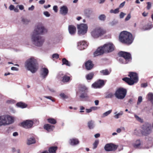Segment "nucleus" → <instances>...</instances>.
Segmentation results:
<instances>
[{"instance_id":"obj_1","label":"nucleus","mask_w":153,"mask_h":153,"mask_svg":"<svg viewBox=\"0 0 153 153\" xmlns=\"http://www.w3.org/2000/svg\"><path fill=\"white\" fill-rule=\"evenodd\" d=\"M47 32V30L42 24H39L37 25L32 36L31 39L33 43L37 46H42L44 42V39L39 35L42 34Z\"/></svg>"},{"instance_id":"obj_2","label":"nucleus","mask_w":153,"mask_h":153,"mask_svg":"<svg viewBox=\"0 0 153 153\" xmlns=\"http://www.w3.org/2000/svg\"><path fill=\"white\" fill-rule=\"evenodd\" d=\"M115 47L111 42H108L99 47L94 52V56L101 55L104 53H108L114 51Z\"/></svg>"},{"instance_id":"obj_3","label":"nucleus","mask_w":153,"mask_h":153,"mask_svg":"<svg viewBox=\"0 0 153 153\" xmlns=\"http://www.w3.org/2000/svg\"><path fill=\"white\" fill-rule=\"evenodd\" d=\"M25 67L31 73H35L38 68L37 60L34 57H31L27 59L25 63Z\"/></svg>"},{"instance_id":"obj_4","label":"nucleus","mask_w":153,"mask_h":153,"mask_svg":"<svg viewBox=\"0 0 153 153\" xmlns=\"http://www.w3.org/2000/svg\"><path fill=\"white\" fill-rule=\"evenodd\" d=\"M119 39L121 42L130 45L133 42L134 38L131 33L124 31L120 33Z\"/></svg>"},{"instance_id":"obj_5","label":"nucleus","mask_w":153,"mask_h":153,"mask_svg":"<svg viewBox=\"0 0 153 153\" xmlns=\"http://www.w3.org/2000/svg\"><path fill=\"white\" fill-rule=\"evenodd\" d=\"M128 76L130 78L125 77L122 79L123 80L126 82L128 85H132L138 82V78L136 73L133 72H130Z\"/></svg>"},{"instance_id":"obj_6","label":"nucleus","mask_w":153,"mask_h":153,"mask_svg":"<svg viewBox=\"0 0 153 153\" xmlns=\"http://www.w3.org/2000/svg\"><path fill=\"white\" fill-rule=\"evenodd\" d=\"M119 55L120 57L119 59V61L121 63L126 64L131 60V56L129 53L121 51L119 53Z\"/></svg>"},{"instance_id":"obj_7","label":"nucleus","mask_w":153,"mask_h":153,"mask_svg":"<svg viewBox=\"0 0 153 153\" xmlns=\"http://www.w3.org/2000/svg\"><path fill=\"white\" fill-rule=\"evenodd\" d=\"M14 121V117L8 115L1 116H0V126L12 124Z\"/></svg>"},{"instance_id":"obj_8","label":"nucleus","mask_w":153,"mask_h":153,"mask_svg":"<svg viewBox=\"0 0 153 153\" xmlns=\"http://www.w3.org/2000/svg\"><path fill=\"white\" fill-rule=\"evenodd\" d=\"M127 91L123 88H119L117 89L114 94L116 97L119 99L122 100L125 97Z\"/></svg>"},{"instance_id":"obj_9","label":"nucleus","mask_w":153,"mask_h":153,"mask_svg":"<svg viewBox=\"0 0 153 153\" xmlns=\"http://www.w3.org/2000/svg\"><path fill=\"white\" fill-rule=\"evenodd\" d=\"M105 31L103 29L100 27H97L91 32L92 36L94 38H97L104 34Z\"/></svg>"},{"instance_id":"obj_10","label":"nucleus","mask_w":153,"mask_h":153,"mask_svg":"<svg viewBox=\"0 0 153 153\" xmlns=\"http://www.w3.org/2000/svg\"><path fill=\"white\" fill-rule=\"evenodd\" d=\"M142 129L141 132L142 134L144 136H147L151 132V125L149 123H145L142 126Z\"/></svg>"},{"instance_id":"obj_11","label":"nucleus","mask_w":153,"mask_h":153,"mask_svg":"<svg viewBox=\"0 0 153 153\" xmlns=\"http://www.w3.org/2000/svg\"><path fill=\"white\" fill-rule=\"evenodd\" d=\"M77 29L78 34L79 35H82L87 33L88 26L86 24H81L77 25Z\"/></svg>"},{"instance_id":"obj_12","label":"nucleus","mask_w":153,"mask_h":153,"mask_svg":"<svg viewBox=\"0 0 153 153\" xmlns=\"http://www.w3.org/2000/svg\"><path fill=\"white\" fill-rule=\"evenodd\" d=\"M87 88L85 86L82 87L79 90V92L81 94L80 97L81 99H84L86 100L88 99L89 97L87 94Z\"/></svg>"},{"instance_id":"obj_13","label":"nucleus","mask_w":153,"mask_h":153,"mask_svg":"<svg viewBox=\"0 0 153 153\" xmlns=\"http://www.w3.org/2000/svg\"><path fill=\"white\" fill-rule=\"evenodd\" d=\"M35 120H26L21 123V125L25 128L28 129L31 128L33 125Z\"/></svg>"},{"instance_id":"obj_14","label":"nucleus","mask_w":153,"mask_h":153,"mask_svg":"<svg viewBox=\"0 0 153 153\" xmlns=\"http://www.w3.org/2000/svg\"><path fill=\"white\" fill-rule=\"evenodd\" d=\"M117 147V146L112 143H108L105 146L104 149L106 151H111L116 150Z\"/></svg>"},{"instance_id":"obj_15","label":"nucleus","mask_w":153,"mask_h":153,"mask_svg":"<svg viewBox=\"0 0 153 153\" xmlns=\"http://www.w3.org/2000/svg\"><path fill=\"white\" fill-rule=\"evenodd\" d=\"M104 85V81L103 80L99 79L92 85V87L94 88H100Z\"/></svg>"},{"instance_id":"obj_16","label":"nucleus","mask_w":153,"mask_h":153,"mask_svg":"<svg viewBox=\"0 0 153 153\" xmlns=\"http://www.w3.org/2000/svg\"><path fill=\"white\" fill-rule=\"evenodd\" d=\"M143 144L142 140L140 139H137L133 143L132 146L134 148L140 149L143 146Z\"/></svg>"},{"instance_id":"obj_17","label":"nucleus","mask_w":153,"mask_h":153,"mask_svg":"<svg viewBox=\"0 0 153 153\" xmlns=\"http://www.w3.org/2000/svg\"><path fill=\"white\" fill-rule=\"evenodd\" d=\"M88 46V45L85 41H80L77 43V46L79 49L80 50H82L86 48Z\"/></svg>"},{"instance_id":"obj_18","label":"nucleus","mask_w":153,"mask_h":153,"mask_svg":"<svg viewBox=\"0 0 153 153\" xmlns=\"http://www.w3.org/2000/svg\"><path fill=\"white\" fill-rule=\"evenodd\" d=\"M49 73L48 69L45 68H42L41 70V75L43 79L45 78Z\"/></svg>"},{"instance_id":"obj_19","label":"nucleus","mask_w":153,"mask_h":153,"mask_svg":"<svg viewBox=\"0 0 153 153\" xmlns=\"http://www.w3.org/2000/svg\"><path fill=\"white\" fill-rule=\"evenodd\" d=\"M68 30L70 34L71 35H73L76 32V28L74 25H69L68 26Z\"/></svg>"},{"instance_id":"obj_20","label":"nucleus","mask_w":153,"mask_h":153,"mask_svg":"<svg viewBox=\"0 0 153 153\" xmlns=\"http://www.w3.org/2000/svg\"><path fill=\"white\" fill-rule=\"evenodd\" d=\"M69 142L70 145L74 146L78 145L79 141L78 139L74 138L70 139Z\"/></svg>"},{"instance_id":"obj_21","label":"nucleus","mask_w":153,"mask_h":153,"mask_svg":"<svg viewBox=\"0 0 153 153\" xmlns=\"http://www.w3.org/2000/svg\"><path fill=\"white\" fill-rule=\"evenodd\" d=\"M68 9L67 7L65 6L62 7L60 9V13L63 15H65L67 14Z\"/></svg>"},{"instance_id":"obj_22","label":"nucleus","mask_w":153,"mask_h":153,"mask_svg":"<svg viewBox=\"0 0 153 153\" xmlns=\"http://www.w3.org/2000/svg\"><path fill=\"white\" fill-rule=\"evenodd\" d=\"M54 126L50 124H47L44 125V128L48 132L52 131L54 128Z\"/></svg>"},{"instance_id":"obj_23","label":"nucleus","mask_w":153,"mask_h":153,"mask_svg":"<svg viewBox=\"0 0 153 153\" xmlns=\"http://www.w3.org/2000/svg\"><path fill=\"white\" fill-rule=\"evenodd\" d=\"M93 65L92 62L90 60L87 61L85 63V68L87 70L91 69L93 68Z\"/></svg>"},{"instance_id":"obj_24","label":"nucleus","mask_w":153,"mask_h":153,"mask_svg":"<svg viewBox=\"0 0 153 153\" xmlns=\"http://www.w3.org/2000/svg\"><path fill=\"white\" fill-rule=\"evenodd\" d=\"M92 12V10L91 8L86 9L84 10V13L85 15L87 17H89Z\"/></svg>"},{"instance_id":"obj_25","label":"nucleus","mask_w":153,"mask_h":153,"mask_svg":"<svg viewBox=\"0 0 153 153\" xmlns=\"http://www.w3.org/2000/svg\"><path fill=\"white\" fill-rule=\"evenodd\" d=\"M16 105L17 107L21 108H25L27 106V104L22 102H18L16 103Z\"/></svg>"},{"instance_id":"obj_26","label":"nucleus","mask_w":153,"mask_h":153,"mask_svg":"<svg viewBox=\"0 0 153 153\" xmlns=\"http://www.w3.org/2000/svg\"><path fill=\"white\" fill-rule=\"evenodd\" d=\"M36 142L35 139L34 137H31L28 139L27 144L28 145H30L32 144H34Z\"/></svg>"},{"instance_id":"obj_27","label":"nucleus","mask_w":153,"mask_h":153,"mask_svg":"<svg viewBox=\"0 0 153 153\" xmlns=\"http://www.w3.org/2000/svg\"><path fill=\"white\" fill-rule=\"evenodd\" d=\"M152 26L153 25H152V23H149L144 26L143 27V29L144 30H149L151 29L153 27Z\"/></svg>"},{"instance_id":"obj_28","label":"nucleus","mask_w":153,"mask_h":153,"mask_svg":"<svg viewBox=\"0 0 153 153\" xmlns=\"http://www.w3.org/2000/svg\"><path fill=\"white\" fill-rule=\"evenodd\" d=\"M147 98L148 100L151 101L153 104V93L151 92L149 93L147 95Z\"/></svg>"},{"instance_id":"obj_29","label":"nucleus","mask_w":153,"mask_h":153,"mask_svg":"<svg viewBox=\"0 0 153 153\" xmlns=\"http://www.w3.org/2000/svg\"><path fill=\"white\" fill-rule=\"evenodd\" d=\"M88 126L89 129H93L94 127V122L92 120L89 121L88 123Z\"/></svg>"},{"instance_id":"obj_30","label":"nucleus","mask_w":153,"mask_h":153,"mask_svg":"<svg viewBox=\"0 0 153 153\" xmlns=\"http://www.w3.org/2000/svg\"><path fill=\"white\" fill-rule=\"evenodd\" d=\"M100 72L102 75H107L110 74L111 71H108V69H106L102 70L100 71Z\"/></svg>"},{"instance_id":"obj_31","label":"nucleus","mask_w":153,"mask_h":153,"mask_svg":"<svg viewBox=\"0 0 153 153\" xmlns=\"http://www.w3.org/2000/svg\"><path fill=\"white\" fill-rule=\"evenodd\" d=\"M70 79V77L65 75L63 76L62 81L63 82H67L69 81Z\"/></svg>"},{"instance_id":"obj_32","label":"nucleus","mask_w":153,"mask_h":153,"mask_svg":"<svg viewBox=\"0 0 153 153\" xmlns=\"http://www.w3.org/2000/svg\"><path fill=\"white\" fill-rule=\"evenodd\" d=\"M62 65H65L68 66H71V64L70 62L65 58H63L62 59Z\"/></svg>"},{"instance_id":"obj_33","label":"nucleus","mask_w":153,"mask_h":153,"mask_svg":"<svg viewBox=\"0 0 153 153\" xmlns=\"http://www.w3.org/2000/svg\"><path fill=\"white\" fill-rule=\"evenodd\" d=\"M57 148L56 146H52L50 147L49 149L50 153H55Z\"/></svg>"},{"instance_id":"obj_34","label":"nucleus","mask_w":153,"mask_h":153,"mask_svg":"<svg viewBox=\"0 0 153 153\" xmlns=\"http://www.w3.org/2000/svg\"><path fill=\"white\" fill-rule=\"evenodd\" d=\"M112 111V110H110L104 113L101 115V117L102 118H104L105 117L108 116L109 114H110L111 113Z\"/></svg>"},{"instance_id":"obj_35","label":"nucleus","mask_w":153,"mask_h":153,"mask_svg":"<svg viewBox=\"0 0 153 153\" xmlns=\"http://www.w3.org/2000/svg\"><path fill=\"white\" fill-rule=\"evenodd\" d=\"M47 120L49 123L52 124H55L56 123V120L53 118H48Z\"/></svg>"},{"instance_id":"obj_36","label":"nucleus","mask_w":153,"mask_h":153,"mask_svg":"<svg viewBox=\"0 0 153 153\" xmlns=\"http://www.w3.org/2000/svg\"><path fill=\"white\" fill-rule=\"evenodd\" d=\"M106 16L104 14H101L98 17L99 19L102 21H104L106 19Z\"/></svg>"},{"instance_id":"obj_37","label":"nucleus","mask_w":153,"mask_h":153,"mask_svg":"<svg viewBox=\"0 0 153 153\" xmlns=\"http://www.w3.org/2000/svg\"><path fill=\"white\" fill-rule=\"evenodd\" d=\"M94 74L93 73H91L86 76V78L88 80L91 79L93 77Z\"/></svg>"},{"instance_id":"obj_38","label":"nucleus","mask_w":153,"mask_h":153,"mask_svg":"<svg viewBox=\"0 0 153 153\" xmlns=\"http://www.w3.org/2000/svg\"><path fill=\"white\" fill-rule=\"evenodd\" d=\"M99 143V140H96L93 144V149H95L96 148Z\"/></svg>"},{"instance_id":"obj_39","label":"nucleus","mask_w":153,"mask_h":153,"mask_svg":"<svg viewBox=\"0 0 153 153\" xmlns=\"http://www.w3.org/2000/svg\"><path fill=\"white\" fill-rule=\"evenodd\" d=\"M16 101L12 99H10L6 101V102L9 104H12L15 103Z\"/></svg>"},{"instance_id":"obj_40","label":"nucleus","mask_w":153,"mask_h":153,"mask_svg":"<svg viewBox=\"0 0 153 153\" xmlns=\"http://www.w3.org/2000/svg\"><path fill=\"white\" fill-rule=\"evenodd\" d=\"M123 114V111H120L119 113L116 114L114 116V117L116 119H118L119 118L120 116L122 115Z\"/></svg>"},{"instance_id":"obj_41","label":"nucleus","mask_w":153,"mask_h":153,"mask_svg":"<svg viewBox=\"0 0 153 153\" xmlns=\"http://www.w3.org/2000/svg\"><path fill=\"white\" fill-rule=\"evenodd\" d=\"M119 8H118L115 9L114 10L112 9L110 10V12L111 13H114V14L117 13L119 12Z\"/></svg>"},{"instance_id":"obj_42","label":"nucleus","mask_w":153,"mask_h":153,"mask_svg":"<svg viewBox=\"0 0 153 153\" xmlns=\"http://www.w3.org/2000/svg\"><path fill=\"white\" fill-rule=\"evenodd\" d=\"M134 116L136 119L138 121L141 123H142L143 122V119L139 117L136 114H134Z\"/></svg>"},{"instance_id":"obj_43","label":"nucleus","mask_w":153,"mask_h":153,"mask_svg":"<svg viewBox=\"0 0 153 153\" xmlns=\"http://www.w3.org/2000/svg\"><path fill=\"white\" fill-rule=\"evenodd\" d=\"M142 96H139L138 97L137 104L138 105H139L142 101Z\"/></svg>"},{"instance_id":"obj_44","label":"nucleus","mask_w":153,"mask_h":153,"mask_svg":"<svg viewBox=\"0 0 153 153\" xmlns=\"http://www.w3.org/2000/svg\"><path fill=\"white\" fill-rule=\"evenodd\" d=\"M60 96L63 99H66L68 98L67 96L65 95L64 93H61L60 94Z\"/></svg>"},{"instance_id":"obj_45","label":"nucleus","mask_w":153,"mask_h":153,"mask_svg":"<svg viewBox=\"0 0 153 153\" xmlns=\"http://www.w3.org/2000/svg\"><path fill=\"white\" fill-rule=\"evenodd\" d=\"M114 96V95L112 93H110L107 94L105 98H112Z\"/></svg>"},{"instance_id":"obj_46","label":"nucleus","mask_w":153,"mask_h":153,"mask_svg":"<svg viewBox=\"0 0 153 153\" xmlns=\"http://www.w3.org/2000/svg\"><path fill=\"white\" fill-rule=\"evenodd\" d=\"M22 21L24 24H27L29 22V20L26 19H23Z\"/></svg>"},{"instance_id":"obj_47","label":"nucleus","mask_w":153,"mask_h":153,"mask_svg":"<svg viewBox=\"0 0 153 153\" xmlns=\"http://www.w3.org/2000/svg\"><path fill=\"white\" fill-rule=\"evenodd\" d=\"M52 58L56 59H58L59 58V55L57 53L54 54L52 55Z\"/></svg>"},{"instance_id":"obj_48","label":"nucleus","mask_w":153,"mask_h":153,"mask_svg":"<svg viewBox=\"0 0 153 153\" xmlns=\"http://www.w3.org/2000/svg\"><path fill=\"white\" fill-rule=\"evenodd\" d=\"M126 15V14L123 13V12H121L120 15V19L123 18L124 16Z\"/></svg>"},{"instance_id":"obj_49","label":"nucleus","mask_w":153,"mask_h":153,"mask_svg":"<svg viewBox=\"0 0 153 153\" xmlns=\"http://www.w3.org/2000/svg\"><path fill=\"white\" fill-rule=\"evenodd\" d=\"M147 3V9L148 10H149L151 7V3L150 2H148Z\"/></svg>"},{"instance_id":"obj_50","label":"nucleus","mask_w":153,"mask_h":153,"mask_svg":"<svg viewBox=\"0 0 153 153\" xmlns=\"http://www.w3.org/2000/svg\"><path fill=\"white\" fill-rule=\"evenodd\" d=\"M125 128L123 127H121V128H118L117 129L116 131L118 133H120L121 132V129H124Z\"/></svg>"},{"instance_id":"obj_51","label":"nucleus","mask_w":153,"mask_h":153,"mask_svg":"<svg viewBox=\"0 0 153 153\" xmlns=\"http://www.w3.org/2000/svg\"><path fill=\"white\" fill-rule=\"evenodd\" d=\"M44 14L46 17H49L50 16V14L48 11L44 12L43 13Z\"/></svg>"},{"instance_id":"obj_52","label":"nucleus","mask_w":153,"mask_h":153,"mask_svg":"<svg viewBox=\"0 0 153 153\" xmlns=\"http://www.w3.org/2000/svg\"><path fill=\"white\" fill-rule=\"evenodd\" d=\"M62 76L63 74H62V73L61 72H60L59 73L58 75L57 76V77L59 79H60L61 78H62Z\"/></svg>"},{"instance_id":"obj_53","label":"nucleus","mask_w":153,"mask_h":153,"mask_svg":"<svg viewBox=\"0 0 153 153\" xmlns=\"http://www.w3.org/2000/svg\"><path fill=\"white\" fill-rule=\"evenodd\" d=\"M131 16L130 14H129L126 17L125 19V20L126 21H127L128 20L131 18Z\"/></svg>"},{"instance_id":"obj_54","label":"nucleus","mask_w":153,"mask_h":153,"mask_svg":"<svg viewBox=\"0 0 153 153\" xmlns=\"http://www.w3.org/2000/svg\"><path fill=\"white\" fill-rule=\"evenodd\" d=\"M57 6L56 5L54 6L53 7V10L54 11V12L56 13L58 11L57 9Z\"/></svg>"},{"instance_id":"obj_55","label":"nucleus","mask_w":153,"mask_h":153,"mask_svg":"<svg viewBox=\"0 0 153 153\" xmlns=\"http://www.w3.org/2000/svg\"><path fill=\"white\" fill-rule=\"evenodd\" d=\"M125 1H124L121 3L119 5L118 8H121L123 7L125 5Z\"/></svg>"},{"instance_id":"obj_56","label":"nucleus","mask_w":153,"mask_h":153,"mask_svg":"<svg viewBox=\"0 0 153 153\" xmlns=\"http://www.w3.org/2000/svg\"><path fill=\"white\" fill-rule=\"evenodd\" d=\"M147 86V83H143L141 84V86L142 88H146Z\"/></svg>"},{"instance_id":"obj_57","label":"nucleus","mask_w":153,"mask_h":153,"mask_svg":"<svg viewBox=\"0 0 153 153\" xmlns=\"http://www.w3.org/2000/svg\"><path fill=\"white\" fill-rule=\"evenodd\" d=\"M14 8L15 7L13 5H10L9 7L10 10H14Z\"/></svg>"},{"instance_id":"obj_58","label":"nucleus","mask_w":153,"mask_h":153,"mask_svg":"<svg viewBox=\"0 0 153 153\" xmlns=\"http://www.w3.org/2000/svg\"><path fill=\"white\" fill-rule=\"evenodd\" d=\"M92 111V110H96L98 109V108L96 106H93L91 107Z\"/></svg>"},{"instance_id":"obj_59","label":"nucleus","mask_w":153,"mask_h":153,"mask_svg":"<svg viewBox=\"0 0 153 153\" xmlns=\"http://www.w3.org/2000/svg\"><path fill=\"white\" fill-rule=\"evenodd\" d=\"M11 70L13 71H18V69L17 68L13 67H11Z\"/></svg>"},{"instance_id":"obj_60","label":"nucleus","mask_w":153,"mask_h":153,"mask_svg":"<svg viewBox=\"0 0 153 153\" xmlns=\"http://www.w3.org/2000/svg\"><path fill=\"white\" fill-rule=\"evenodd\" d=\"M34 8V6L32 5L30 7H29L28 10H33Z\"/></svg>"},{"instance_id":"obj_61","label":"nucleus","mask_w":153,"mask_h":153,"mask_svg":"<svg viewBox=\"0 0 153 153\" xmlns=\"http://www.w3.org/2000/svg\"><path fill=\"white\" fill-rule=\"evenodd\" d=\"M19 7L20 10H22L24 9V7L23 5H19Z\"/></svg>"},{"instance_id":"obj_62","label":"nucleus","mask_w":153,"mask_h":153,"mask_svg":"<svg viewBox=\"0 0 153 153\" xmlns=\"http://www.w3.org/2000/svg\"><path fill=\"white\" fill-rule=\"evenodd\" d=\"M45 2V0H41L39 1V3L41 4H44Z\"/></svg>"},{"instance_id":"obj_63","label":"nucleus","mask_w":153,"mask_h":153,"mask_svg":"<svg viewBox=\"0 0 153 153\" xmlns=\"http://www.w3.org/2000/svg\"><path fill=\"white\" fill-rule=\"evenodd\" d=\"M86 112L88 113L91 112L92 111L91 108L89 109H86Z\"/></svg>"},{"instance_id":"obj_64","label":"nucleus","mask_w":153,"mask_h":153,"mask_svg":"<svg viewBox=\"0 0 153 153\" xmlns=\"http://www.w3.org/2000/svg\"><path fill=\"white\" fill-rule=\"evenodd\" d=\"M84 109H85V108L84 107H83L82 106H80V109L81 110V111H80V112L81 113L84 112V111H82V110H84Z\"/></svg>"}]
</instances>
